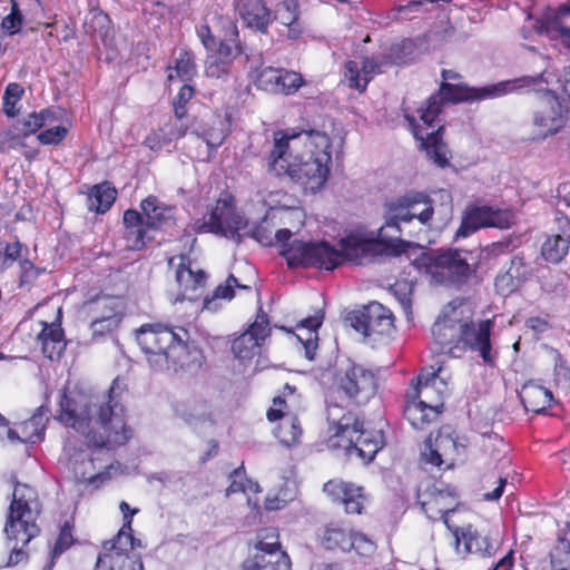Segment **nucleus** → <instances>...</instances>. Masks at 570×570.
Instances as JSON below:
<instances>
[{"mask_svg":"<svg viewBox=\"0 0 570 570\" xmlns=\"http://www.w3.org/2000/svg\"><path fill=\"white\" fill-rule=\"evenodd\" d=\"M323 490L333 501L342 503L345 507L346 513H362L365 497L361 487H355L344 481L332 480L324 484Z\"/></svg>","mask_w":570,"mask_h":570,"instance_id":"24","label":"nucleus"},{"mask_svg":"<svg viewBox=\"0 0 570 570\" xmlns=\"http://www.w3.org/2000/svg\"><path fill=\"white\" fill-rule=\"evenodd\" d=\"M351 534L352 531L340 525L328 524L322 537V544L328 550L351 551L353 548V543L350 542Z\"/></svg>","mask_w":570,"mask_h":570,"instance_id":"41","label":"nucleus"},{"mask_svg":"<svg viewBox=\"0 0 570 570\" xmlns=\"http://www.w3.org/2000/svg\"><path fill=\"white\" fill-rule=\"evenodd\" d=\"M335 383L338 390L355 404L367 403L377 391L375 374L357 364H350L340 370Z\"/></svg>","mask_w":570,"mask_h":570,"instance_id":"13","label":"nucleus"},{"mask_svg":"<svg viewBox=\"0 0 570 570\" xmlns=\"http://www.w3.org/2000/svg\"><path fill=\"white\" fill-rule=\"evenodd\" d=\"M340 407L327 409L330 436L327 446L332 450L343 449L348 455H356L365 462H371L384 445L383 432L364 430L363 422L348 412L338 417Z\"/></svg>","mask_w":570,"mask_h":570,"instance_id":"6","label":"nucleus"},{"mask_svg":"<svg viewBox=\"0 0 570 570\" xmlns=\"http://www.w3.org/2000/svg\"><path fill=\"white\" fill-rule=\"evenodd\" d=\"M55 120H57L56 111L50 108L42 109L39 112H32L23 120L24 135L35 134L47 122Z\"/></svg>","mask_w":570,"mask_h":570,"instance_id":"50","label":"nucleus"},{"mask_svg":"<svg viewBox=\"0 0 570 570\" xmlns=\"http://www.w3.org/2000/svg\"><path fill=\"white\" fill-rule=\"evenodd\" d=\"M446 391V384L438 377L433 370H422L421 373L411 381L410 387L405 393V400H419L430 407L433 416H438L443 407L442 399Z\"/></svg>","mask_w":570,"mask_h":570,"instance_id":"18","label":"nucleus"},{"mask_svg":"<svg viewBox=\"0 0 570 570\" xmlns=\"http://www.w3.org/2000/svg\"><path fill=\"white\" fill-rule=\"evenodd\" d=\"M246 227L247 224L243 217L236 213L234 197L228 194L217 199L207 219L197 220L194 224V229L198 233H215L236 243L242 242L240 230Z\"/></svg>","mask_w":570,"mask_h":570,"instance_id":"11","label":"nucleus"},{"mask_svg":"<svg viewBox=\"0 0 570 570\" xmlns=\"http://www.w3.org/2000/svg\"><path fill=\"white\" fill-rule=\"evenodd\" d=\"M298 8L297 0H284L274 10V20L287 27V38L292 40L298 39L303 32Z\"/></svg>","mask_w":570,"mask_h":570,"instance_id":"33","label":"nucleus"},{"mask_svg":"<svg viewBox=\"0 0 570 570\" xmlns=\"http://www.w3.org/2000/svg\"><path fill=\"white\" fill-rule=\"evenodd\" d=\"M255 548L262 552L273 554L281 549L279 534L275 528H265L258 531Z\"/></svg>","mask_w":570,"mask_h":570,"instance_id":"48","label":"nucleus"},{"mask_svg":"<svg viewBox=\"0 0 570 570\" xmlns=\"http://www.w3.org/2000/svg\"><path fill=\"white\" fill-rule=\"evenodd\" d=\"M406 200L410 223L417 219L421 225L429 226L434 214L432 199L422 191L410 190L406 193Z\"/></svg>","mask_w":570,"mask_h":570,"instance_id":"34","label":"nucleus"},{"mask_svg":"<svg viewBox=\"0 0 570 570\" xmlns=\"http://www.w3.org/2000/svg\"><path fill=\"white\" fill-rule=\"evenodd\" d=\"M244 235H250L254 239L265 246L278 244L275 235H272V230L264 225H256L250 228V230L244 233Z\"/></svg>","mask_w":570,"mask_h":570,"instance_id":"61","label":"nucleus"},{"mask_svg":"<svg viewBox=\"0 0 570 570\" xmlns=\"http://www.w3.org/2000/svg\"><path fill=\"white\" fill-rule=\"evenodd\" d=\"M532 267L525 263L524 258L520 255H515L512 257L510 267L508 268L505 275L498 278V282H503L507 278L517 281L518 283L524 282L532 275Z\"/></svg>","mask_w":570,"mask_h":570,"instance_id":"47","label":"nucleus"},{"mask_svg":"<svg viewBox=\"0 0 570 570\" xmlns=\"http://www.w3.org/2000/svg\"><path fill=\"white\" fill-rule=\"evenodd\" d=\"M350 542L353 543L352 550L360 556H368L375 550L374 542L363 533L352 532Z\"/></svg>","mask_w":570,"mask_h":570,"instance_id":"58","label":"nucleus"},{"mask_svg":"<svg viewBox=\"0 0 570 570\" xmlns=\"http://www.w3.org/2000/svg\"><path fill=\"white\" fill-rule=\"evenodd\" d=\"M463 301H453L449 303L442 315L438 317L431 328V333L439 351H452L453 347L460 346V333L463 318Z\"/></svg>","mask_w":570,"mask_h":570,"instance_id":"17","label":"nucleus"},{"mask_svg":"<svg viewBox=\"0 0 570 570\" xmlns=\"http://www.w3.org/2000/svg\"><path fill=\"white\" fill-rule=\"evenodd\" d=\"M140 207L144 216L146 217V224L153 229L168 227L175 222L176 208L174 206L166 205L156 196H148L145 198L140 204Z\"/></svg>","mask_w":570,"mask_h":570,"instance_id":"28","label":"nucleus"},{"mask_svg":"<svg viewBox=\"0 0 570 570\" xmlns=\"http://www.w3.org/2000/svg\"><path fill=\"white\" fill-rule=\"evenodd\" d=\"M566 122V111L557 96L551 90H544L531 117L533 138L544 139L554 135L564 127Z\"/></svg>","mask_w":570,"mask_h":570,"instance_id":"14","label":"nucleus"},{"mask_svg":"<svg viewBox=\"0 0 570 570\" xmlns=\"http://www.w3.org/2000/svg\"><path fill=\"white\" fill-rule=\"evenodd\" d=\"M120 318L112 308L107 314L97 316L91 322V330L94 335H104L106 332H110L116 328L119 324Z\"/></svg>","mask_w":570,"mask_h":570,"instance_id":"53","label":"nucleus"},{"mask_svg":"<svg viewBox=\"0 0 570 570\" xmlns=\"http://www.w3.org/2000/svg\"><path fill=\"white\" fill-rule=\"evenodd\" d=\"M223 37L219 40V48L215 56L232 61L239 55H247L246 49L238 40V29L235 21L228 17H220L218 20Z\"/></svg>","mask_w":570,"mask_h":570,"instance_id":"29","label":"nucleus"},{"mask_svg":"<svg viewBox=\"0 0 570 570\" xmlns=\"http://www.w3.org/2000/svg\"><path fill=\"white\" fill-rule=\"evenodd\" d=\"M389 61L385 57H365L360 68L356 61H347L345 63V79L351 88L364 91L374 75L382 72V68Z\"/></svg>","mask_w":570,"mask_h":570,"instance_id":"23","label":"nucleus"},{"mask_svg":"<svg viewBox=\"0 0 570 570\" xmlns=\"http://www.w3.org/2000/svg\"><path fill=\"white\" fill-rule=\"evenodd\" d=\"M234 8L247 28L267 32L272 12L264 0H234Z\"/></svg>","mask_w":570,"mask_h":570,"instance_id":"25","label":"nucleus"},{"mask_svg":"<svg viewBox=\"0 0 570 570\" xmlns=\"http://www.w3.org/2000/svg\"><path fill=\"white\" fill-rule=\"evenodd\" d=\"M454 499L449 491L433 485L428 492V499L421 501V507L431 520L443 519L448 523L446 515L452 512Z\"/></svg>","mask_w":570,"mask_h":570,"instance_id":"30","label":"nucleus"},{"mask_svg":"<svg viewBox=\"0 0 570 570\" xmlns=\"http://www.w3.org/2000/svg\"><path fill=\"white\" fill-rule=\"evenodd\" d=\"M117 389L115 380L108 392L98 395L63 392L58 420L83 434L95 448L125 444L130 431L126 428L125 407Z\"/></svg>","mask_w":570,"mask_h":570,"instance_id":"1","label":"nucleus"},{"mask_svg":"<svg viewBox=\"0 0 570 570\" xmlns=\"http://www.w3.org/2000/svg\"><path fill=\"white\" fill-rule=\"evenodd\" d=\"M458 546L462 542L469 553H475L484 558L494 557L501 546V537L498 532H483L466 525L454 532Z\"/></svg>","mask_w":570,"mask_h":570,"instance_id":"21","label":"nucleus"},{"mask_svg":"<svg viewBox=\"0 0 570 570\" xmlns=\"http://www.w3.org/2000/svg\"><path fill=\"white\" fill-rule=\"evenodd\" d=\"M40 513L41 503L37 491L28 484L16 483L3 529L7 541L27 546L38 537L40 528L37 520Z\"/></svg>","mask_w":570,"mask_h":570,"instance_id":"7","label":"nucleus"},{"mask_svg":"<svg viewBox=\"0 0 570 570\" xmlns=\"http://www.w3.org/2000/svg\"><path fill=\"white\" fill-rule=\"evenodd\" d=\"M196 73L194 57L186 50H180L176 58L174 68H169L168 79L178 78L183 81H189Z\"/></svg>","mask_w":570,"mask_h":570,"instance_id":"45","label":"nucleus"},{"mask_svg":"<svg viewBox=\"0 0 570 570\" xmlns=\"http://www.w3.org/2000/svg\"><path fill=\"white\" fill-rule=\"evenodd\" d=\"M49 409L41 405L35 414L20 424V431L24 443H37L43 440L46 425L49 421Z\"/></svg>","mask_w":570,"mask_h":570,"instance_id":"36","label":"nucleus"},{"mask_svg":"<svg viewBox=\"0 0 570 570\" xmlns=\"http://www.w3.org/2000/svg\"><path fill=\"white\" fill-rule=\"evenodd\" d=\"M558 233L548 236L541 246V255L549 263H560L569 250L570 245V220L560 216L557 217Z\"/></svg>","mask_w":570,"mask_h":570,"instance_id":"26","label":"nucleus"},{"mask_svg":"<svg viewBox=\"0 0 570 570\" xmlns=\"http://www.w3.org/2000/svg\"><path fill=\"white\" fill-rule=\"evenodd\" d=\"M443 126H439L435 131L426 134V138L419 136L415 131V138L420 139L422 147L426 150L428 156L440 167H445L449 164L448 148L442 140Z\"/></svg>","mask_w":570,"mask_h":570,"instance_id":"37","label":"nucleus"},{"mask_svg":"<svg viewBox=\"0 0 570 570\" xmlns=\"http://www.w3.org/2000/svg\"><path fill=\"white\" fill-rule=\"evenodd\" d=\"M384 224L379 229V237L387 240L391 254L400 255L412 250L416 244L403 240V225L410 223V213L406 200V193L387 198L383 204Z\"/></svg>","mask_w":570,"mask_h":570,"instance_id":"10","label":"nucleus"},{"mask_svg":"<svg viewBox=\"0 0 570 570\" xmlns=\"http://www.w3.org/2000/svg\"><path fill=\"white\" fill-rule=\"evenodd\" d=\"M387 240L379 237L374 239H363L357 236H348L340 242L342 262L347 259L357 265H363L370 262L373 257L382 255L384 250L391 254V248L387 247Z\"/></svg>","mask_w":570,"mask_h":570,"instance_id":"22","label":"nucleus"},{"mask_svg":"<svg viewBox=\"0 0 570 570\" xmlns=\"http://www.w3.org/2000/svg\"><path fill=\"white\" fill-rule=\"evenodd\" d=\"M95 570H144L139 559L118 552H105L98 557Z\"/></svg>","mask_w":570,"mask_h":570,"instance_id":"40","label":"nucleus"},{"mask_svg":"<svg viewBox=\"0 0 570 570\" xmlns=\"http://www.w3.org/2000/svg\"><path fill=\"white\" fill-rule=\"evenodd\" d=\"M404 415L411 425L415 429H422L425 423L431 422L436 416L430 412V407L419 400H405Z\"/></svg>","mask_w":570,"mask_h":570,"instance_id":"43","label":"nucleus"},{"mask_svg":"<svg viewBox=\"0 0 570 570\" xmlns=\"http://www.w3.org/2000/svg\"><path fill=\"white\" fill-rule=\"evenodd\" d=\"M194 95V88L189 85H184L177 96L174 99L175 116L181 119L186 115L185 106L191 99Z\"/></svg>","mask_w":570,"mask_h":570,"instance_id":"59","label":"nucleus"},{"mask_svg":"<svg viewBox=\"0 0 570 570\" xmlns=\"http://www.w3.org/2000/svg\"><path fill=\"white\" fill-rule=\"evenodd\" d=\"M462 308L463 318L460 333V345L464 348L478 352L485 364L493 366L495 355L492 352L490 338L493 326L492 321H474L472 307L468 303L462 304Z\"/></svg>","mask_w":570,"mask_h":570,"instance_id":"12","label":"nucleus"},{"mask_svg":"<svg viewBox=\"0 0 570 570\" xmlns=\"http://www.w3.org/2000/svg\"><path fill=\"white\" fill-rule=\"evenodd\" d=\"M292 232L287 228L275 233L277 243L282 246L281 255L285 257L289 267L304 266L336 268L342 263V255L326 242L291 240Z\"/></svg>","mask_w":570,"mask_h":570,"instance_id":"8","label":"nucleus"},{"mask_svg":"<svg viewBox=\"0 0 570 570\" xmlns=\"http://www.w3.org/2000/svg\"><path fill=\"white\" fill-rule=\"evenodd\" d=\"M279 73L281 79L277 81V89L274 94L292 95L304 85V79L298 72L281 69Z\"/></svg>","mask_w":570,"mask_h":570,"instance_id":"49","label":"nucleus"},{"mask_svg":"<svg viewBox=\"0 0 570 570\" xmlns=\"http://www.w3.org/2000/svg\"><path fill=\"white\" fill-rule=\"evenodd\" d=\"M407 258L419 273L426 275L432 283L461 287L466 284L478 267L472 252L448 248L430 249L415 245Z\"/></svg>","mask_w":570,"mask_h":570,"instance_id":"5","label":"nucleus"},{"mask_svg":"<svg viewBox=\"0 0 570 570\" xmlns=\"http://www.w3.org/2000/svg\"><path fill=\"white\" fill-rule=\"evenodd\" d=\"M188 332L163 325H142L136 332V340L155 372L176 374L180 371L195 372L203 365V353L188 343Z\"/></svg>","mask_w":570,"mask_h":570,"instance_id":"3","label":"nucleus"},{"mask_svg":"<svg viewBox=\"0 0 570 570\" xmlns=\"http://www.w3.org/2000/svg\"><path fill=\"white\" fill-rule=\"evenodd\" d=\"M116 197L117 190L109 183L95 185L88 195V209L104 214L115 203Z\"/></svg>","mask_w":570,"mask_h":570,"instance_id":"39","label":"nucleus"},{"mask_svg":"<svg viewBox=\"0 0 570 570\" xmlns=\"http://www.w3.org/2000/svg\"><path fill=\"white\" fill-rule=\"evenodd\" d=\"M235 287L248 288V286L240 285L234 275H229L228 278L226 279L225 284H220L216 287V289L214 291L213 298H209V297L204 298V308L209 309L210 304L215 298H227V299L233 298Z\"/></svg>","mask_w":570,"mask_h":570,"instance_id":"52","label":"nucleus"},{"mask_svg":"<svg viewBox=\"0 0 570 570\" xmlns=\"http://www.w3.org/2000/svg\"><path fill=\"white\" fill-rule=\"evenodd\" d=\"M351 325L364 336H387L393 332V315L389 308L372 302L350 314Z\"/></svg>","mask_w":570,"mask_h":570,"instance_id":"16","label":"nucleus"},{"mask_svg":"<svg viewBox=\"0 0 570 570\" xmlns=\"http://www.w3.org/2000/svg\"><path fill=\"white\" fill-rule=\"evenodd\" d=\"M168 265L176 267L175 277L180 288L181 299L190 302L197 301L206 285V274L204 271H193L190 268L189 258L185 255L178 257H170Z\"/></svg>","mask_w":570,"mask_h":570,"instance_id":"20","label":"nucleus"},{"mask_svg":"<svg viewBox=\"0 0 570 570\" xmlns=\"http://www.w3.org/2000/svg\"><path fill=\"white\" fill-rule=\"evenodd\" d=\"M150 228L146 223L138 225L134 228L125 229L124 236L127 240V246L131 249H141L149 237L147 236V232Z\"/></svg>","mask_w":570,"mask_h":570,"instance_id":"54","label":"nucleus"},{"mask_svg":"<svg viewBox=\"0 0 570 570\" xmlns=\"http://www.w3.org/2000/svg\"><path fill=\"white\" fill-rule=\"evenodd\" d=\"M131 520L125 521L117 537L104 543L106 552H118L127 554L128 550H132L136 544L140 546V540L132 537Z\"/></svg>","mask_w":570,"mask_h":570,"instance_id":"42","label":"nucleus"},{"mask_svg":"<svg viewBox=\"0 0 570 570\" xmlns=\"http://www.w3.org/2000/svg\"><path fill=\"white\" fill-rule=\"evenodd\" d=\"M169 144L170 141L168 140V136L164 127L159 128L156 131H153L144 140V145L150 148L151 150H159L164 146H167Z\"/></svg>","mask_w":570,"mask_h":570,"instance_id":"63","label":"nucleus"},{"mask_svg":"<svg viewBox=\"0 0 570 570\" xmlns=\"http://www.w3.org/2000/svg\"><path fill=\"white\" fill-rule=\"evenodd\" d=\"M552 570H570V528L559 537V544L550 553Z\"/></svg>","mask_w":570,"mask_h":570,"instance_id":"44","label":"nucleus"},{"mask_svg":"<svg viewBox=\"0 0 570 570\" xmlns=\"http://www.w3.org/2000/svg\"><path fill=\"white\" fill-rule=\"evenodd\" d=\"M68 130L63 126L52 127L38 135V140L43 145H58L61 142Z\"/></svg>","mask_w":570,"mask_h":570,"instance_id":"60","label":"nucleus"},{"mask_svg":"<svg viewBox=\"0 0 570 570\" xmlns=\"http://www.w3.org/2000/svg\"><path fill=\"white\" fill-rule=\"evenodd\" d=\"M302 410L301 396L295 387L286 384L282 395L274 397L273 406L267 412L269 421L281 420L275 436L286 446L295 445L303 434L297 413Z\"/></svg>","mask_w":570,"mask_h":570,"instance_id":"9","label":"nucleus"},{"mask_svg":"<svg viewBox=\"0 0 570 570\" xmlns=\"http://www.w3.org/2000/svg\"><path fill=\"white\" fill-rule=\"evenodd\" d=\"M445 21L435 27L433 31L428 35L430 41H463L471 36V28L464 24V19H456L451 21V9L441 8Z\"/></svg>","mask_w":570,"mask_h":570,"instance_id":"31","label":"nucleus"},{"mask_svg":"<svg viewBox=\"0 0 570 570\" xmlns=\"http://www.w3.org/2000/svg\"><path fill=\"white\" fill-rule=\"evenodd\" d=\"M72 543L71 528L68 522L63 524L52 550L53 557L61 554Z\"/></svg>","mask_w":570,"mask_h":570,"instance_id":"64","label":"nucleus"},{"mask_svg":"<svg viewBox=\"0 0 570 570\" xmlns=\"http://www.w3.org/2000/svg\"><path fill=\"white\" fill-rule=\"evenodd\" d=\"M271 334L269 320L262 306L258 307L256 318L248 328L234 340L232 350L240 360H248L259 353V347Z\"/></svg>","mask_w":570,"mask_h":570,"instance_id":"19","label":"nucleus"},{"mask_svg":"<svg viewBox=\"0 0 570 570\" xmlns=\"http://www.w3.org/2000/svg\"><path fill=\"white\" fill-rule=\"evenodd\" d=\"M332 163L331 140L320 131H306L286 136L276 132L269 155V171L275 176H288L312 191L326 183Z\"/></svg>","mask_w":570,"mask_h":570,"instance_id":"2","label":"nucleus"},{"mask_svg":"<svg viewBox=\"0 0 570 570\" xmlns=\"http://www.w3.org/2000/svg\"><path fill=\"white\" fill-rule=\"evenodd\" d=\"M520 397L527 411L541 413L551 404L552 393L540 385L527 383L521 389Z\"/></svg>","mask_w":570,"mask_h":570,"instance_id":"35","label":"nucleus"},{"mask_svg":"<svg viewBox=\"0 0 570 570\" xmlns=\"http://www.w3.org/2000/svg\"><path fill=\"white\" fill-rule=\"evenodd\" d=\"M570 14V3H566L559 10L547 9L535 21L534 30L539 35H546L550 39L562 38L567 46L570 42V28L561 24V17Z\"/></svg>","mask_w":570,"mask_h":570,"instance_id":"27","label":"nucleus"},{"mask_svg":"<svg viewBox=\"0 0 570 570\" xmlns=\"http://www.w3.org/2000/svg\"><path fill=\"white\" fill-rule=\"evenodd\" d=\"M23 92V87L17 82L7 86L2 97V107L7 116L14 117L17 115L16 104L21 99Z\"/></svg>","mask_w":570,"mask_h":570,"instance_id":"51","label":"nucleus"},{"mask_svg":"<svg viewBox=\"0 0 570 570\" xmlns=\"http://www.w3.org/2000/svg\"><path fill=\"white\" fill-rule=\"evenodd\" d=\"M550 76L551 73L544 70L535 77L523 76L482 88L444 81L441 83L439 91L428 99L426 107L420 110V118L430 127L438 120L443 106L446 104L493 99L512 92L541 91L540 86L542 83L550 85Z\"/></svg>","mask_w":570,"mask_h":570,"instance_id":"4","label":"nucleus"},{"mask_svg":"<svg viewBox=\"0 0 570 570\" xmlns=\"http://www.w3.org/2000/svg\"><path fill=\"white\" fill-rule=\"evenodd\" d=\"M230 62L213 55L206 61V75L210 78H222L228 75Z\"/></svg>","mask_w":570,"mask_h":570,"instance_id":"57","label":"nucleus"},{"mask_svg":"<svg viewBox=\"0 0 570 570\" xmlns=\"http://www.w3.org/2000/svg\"><path fill=\"white\" fill-rule=\"evenodd\" d=\"M281 69H274L272 67H267L263 69L256 79L257 87L274 94L275 89H277V81L281 79Z\"/></svg>","mask_w":570,"mask_h":570,"instance_id":"55","label":"nucleus"},{"mask_svg":"<svg viewBox=\"0 0 570 570\" xmlns=\"http://www.w3.org/2000/svg\"><path fill=\"white\" fill-rule=\"evenodd\" d=\"M514 214L508 209H494L490 206H468L455 238L466 237L480 228L495 227L505 229L514 223Z\"/></svg>","mask_w":570,"mask_h":570,"instance_id":"15","label":"nucleus"},{"mask_svg":"<svg viewBox=\"0 0 570 570\" xmlns=\"http://www.w3.org/2000/svg\"><path fill=\"white\" fill-rule=\"evenodd\" d=\"M229 479H230V484L226 489L227 495H229L232 493H237V492H247V487L245 484V480H246L245 471H244L243 466L235 469L230 473Z\"/></svg>","mask_w":570,"mask_h":570,"instance_id":"62","label":"nucleus"},{"mask_svg":"<svg viewBox=\"0 0 570 570\" xmlns=\"http://www.w3.org/2000/svg\"><path fill=\"white\" fill-rule=\"evenodd\" d=\"M42 324L43 328L38 335V340L42 345V353L50 360H58L67 345L63 330L60 323L48 324L43 322Z\"/></svg>","mask_w":570,"mask_h":570,"instance_id":"32","label":"nucleus"},{"mask_svg":"<svg viewBox=\"0 0 570 570\" xmlns=\"http://www.w3.org/2000/svg\"><path fill=\"white\" fill-rule=\"evenodd\" d=\"M323 323V314L317 313L313 316H308L302 320L297 324L298 330H306V337L304 338L301 334H297V338L302 342L305 356L309 361H313L315 357V352L317 348V328L321 327Z\"/></svg>","mask_w":570,"mask_h":570,"instance_id":"38","label":"nucleus"},{"mask_svg":"<svg viewBox=\"0 0 570 570\" xmlns=\"http://www.w3.org/2000/svg\"><path fill=\"white\" fill-rule=\"evenodd\" d=\"M554 361V383L561 390L567 391L570 389V368L558 352H556Z\"/></svg>","mask_w":570,"mask_h":570,"instance_id":"56","label":"nucleus"},{"mask_svg":"<svg viewBox=\"0 0 570 570\" xmlns=\"http://www.w3.org/2000/svg\"><path fill=\"white\" fill-rule=\"evenodd\" d=\"M448 446L456 448L454 440L451 439L450 436H438L435 440V448L433 446L431 439H429L425 442L424 450L422 452V458L426 463L440 466L443 463V460L442 454L439 451Z\"/></svg>","mask_w":570,"mask_h":570,"instance_id":"46","label":"nucleus"}]
</instances>
